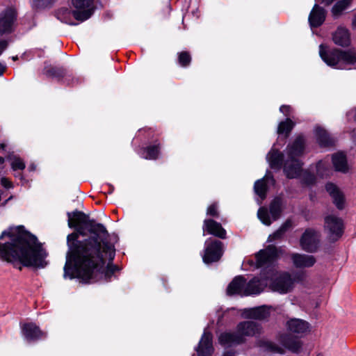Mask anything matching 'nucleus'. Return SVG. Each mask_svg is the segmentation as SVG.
Returning a JSON list of instances; mask_svg holds the SVG:
<instances>
[{"label":"nucleus","mask_w":356,"mask_h":356,"mask_svg":"<svg viewBox=\"0 0 356 356\" xmlns=\"http://www.w3.org/2000/svg\"><path fill=\"white\" fill-rule=\"evenodd\" d=\"M191 60V56L188 52H181L179 54V63L183 67L188 65Z\"/></svg>","instance_id":"35"},{"label":"nucleus","mask_w":356,"mask_h":356,"mask_svg":"<svg viewBox=\"0 0 356 356\" xmlns=\"http://www.w3.org/2000/svg\"><path fill=\"white\" fill-rule=\"evenodd\" d=\"M332 40L338 46L348 47L350 44L349 31L343 26L338 27L332 35Z\"/></svg>","instance_id":"23"},{"label":"nucleus","mask_w":356,"mask_h":356,"mask_svg":"<svg viewBox=\"0 0 356 356\" xmlns=\"http://www.w3.org/2000/svg\"><path fill=\"white\" fill-rule=\"evenodd\" d=\"M245 283L246 280L243 276H236L227 286V295H239L241 296H245Z\"/></svg>","instance_id":"22"},{"label":"nucleus","mask_w":356,"mask_h":356,"mask_svg":"<svg viewBox=\"0 0 356 356\" xmlns=\"http://www.w3.org/2000/svg\"><path fill=\"white\" fill-rule=\"evenodd\" d=\"M350 0H341L336 3L332 9V13L334 17H339L350 4Z\"/></svg>","instance_id":"33"},{"label":"nucleus","mask_w":356,"mask_h":356,"mask_svg":"<svg viewBox=\"0 0 356 356\" xmlns=\"http://www.w3.org/2000/svg\"><path fill=\"white\" fill-rule=\"evenodd\" d=\"M302 179L305 184L310 185L315 181V177L309 172L305 171L302 173Z\"/></svg>","instance_id":"38"},{"label":"nucleus","mask_w":356,"mask_h":356,"mask_svg":"<svg viewBox=\"0 0 356 356\" xmlns=\"http://www.w3.org/2000/svg\"><path fill=\"white\" fill-rule=\"evenodd\" d=\"M332 163L337 171L345 173L348 170L346 156L342 152H337L333 154Z\"/></svg>","instance_id":"28"},{"label":"nucleus","mask_w":356,"mask_h":356,"mask_svg":"<svg viewBox=\"0 0 356 356\" xmlns=\"http://www.w3.org/2000/svg\"><path fill=\"white\" fill-rule=\"evenodd\" d=\"M352 24H353V27L354 29H356V13H355V15L353 19V22H352Z\"/></svg>","instance_id":"49"},{"label":"nucleus","mask_w":356,"mask_h":356,"mask_svg":"<svg viewBox=\"0 0 356 356\" xmlns=\"http://www.w3.org/2000/svg\"><path fill=\"white\" fill-rule=\"evenodd\" d=\"M274 260L272 265L275 269V274L272 278H268V284L270 289L280 294H285L291 291L295 284L303 282L305 275L302 272H296L291 274L287 272H283L277 274Z\"/></svg>","instance_id":"7"},{"label":"nucleus","mask_w":356,"mask_h":356,"mask_svg":"<svg viewBox=\"0 0 356 356\" xmlns=\"http://www.w3.org/2000/svg\"><path fill=\"white\" fill-rule=\"evenodd\" d=\"M270 309L271 307L266 305L245 309L243 311L241 315L243 318H246L265 319L270 315Z\"/></svg>","instance_id":"17"},{"label":"nucleus","mask_w":356,"mask_h":356,"mask_svg":"<svg viewBox=\"0 0 356 356\" xmlns=\"http://www.w3.org/2000/svg\"><path fill=\"white\" fill-rule=\"evenodd\" d=\"M6 202H8V200H6V202L3 203V205H5Z\"/></svg>","instance_id":"54"},{"label":"nucleus","mask_w":356,"mask_h":356,"mask_svg":"<svg viewBox=\"0 0 356 356\" xmlns=\"http://www.w3.org/2000/svg\"><path fill=\"white\" fill-rule=\"evenodd\" d=\"M325 228L333 238L337 239L343 232V220L334 215H329L325 218Z\"/></svg>","instance_id":"13"},{"label":"nucleus","mask_w":356,"mask_h":356,"mask_svg":"<svg viewBox=\"0 0 356 356\" xmlns=\"http://www.w3.org/2000/svg\"><path fill=\"white\" fill-rule=\"evenodd\" d=\"M349 120H356V108L352 109L347 113Z\"/></svg>","instance_id":"44"},{"label":"nucleus","mask_w":356,"mask_h":356,"mask_svg":"<svg viewBox=\"0 0 356 356\" xmlns=\"http://www.w3.org/2000/svg\"><path fill=\"white\" fill-rule=\"evenodd\" d=\"M29 170L30 171H34L35 170V165L33 164H31L29 166Z\"/></svg>","instance_id":"50"},{"label":"nucleus","mask_w":356,"mask_h":356,"mask_svg":"<svg viewBox=\"0 0 356 356\" xmlns=\"http://www.w3.org/2000/svg\"><path fill=\"white\" fill-rule=\"evenodd\" d=\"M76 11V10L72 11L67 8H63L58 10L56 17L62 22L70 25H76L77 24L73 22L74 18L76 19L74 15V13Z\"/></svg>","instance_id":"29"},{"label":"nucleus","mask_w":356,"mask_h":356,"mask_svg":"<svg viewBox=\"0 0 356 356\" xmlns=\"http://www.w3.org/2000/svg\"><path fill=\"white\" fill-rule=\"evenodd\" d=\"M334 0H323V3L325 6H328L333 2Z\"/></svg>","instance_id":"48"},{"label":"nucleus","mask_w":356,"mask_h":356,"mask_svg":"<svg viewBox=\"0 0 356 356\" xmlns=\"http://www.w3.org/2000/svg\"><path fill=\"white\" fill-rule=\"evenodd\" d=\"M4 161H5L4 158L0 156V164H3L4 163Z\"/></svg>","instance_id":"52"},{"label":"nucleus","mask_w":356,"mask_h":356,"mask_svg":"<svg viewBox=\"0 0 356 356\" xmlns=\"http://www.w3.org/2000/svg\"><path fill=\"white\" fill-rule=\"evenodd\" d=\"M294 127V123L291 120L287 118L285 121L281 122L277 127V134L279 135L284 134V138H286L291 129Z\"/></svg>","instance_id":"32"},{"label":"nucleus","mask_w":356,"mask_h":356,"mask_svg":"<svg viewBox=\"0 0 356 356\" xmlns=\"http://www.w3.org/2000/svg\"><path fill=\"white\" fill-rule=\"evenodd\" d=\"M22 332L25 339L29 342L35 341L46 337V333L33 323L22 325Z\"/></svg>","instance_id":"14"},{"label":"nucleus","mask_w":356,"mask_h":356,"mask_svg":"<svg viewBox=\"0 0 356 356\" xmlns=\"http://www.w3.org/2000/svg\"><path fill=\"white\" fill-rule=\"evenodd\" d=\"M317 356H322L321 354L318 355Z\"/></svg>","instance_id":"55"},{"label":"nucleus","mask_w":356,"mask_h":356,"mask_svg":"<svg viewBox=\"0 0 356 356\" xmlns=\"http://www.w3.org/2000/svg\"><path fill=\"white\" fill-rule=\"evenodd\" d=\"M8 47V42L5 40L0 41V55L3 52V51Z\"/></svg>","instance_id":"45"},{"label":"nucleus","mask_w":356,"mask_h":356,"mask_svg":"<svg viewBox=\"0 0 356 356\" xmlns=\"http://www.w3.org/2000/svg\"><path fill=\"white\" fill-rule=\"evenodd\" d=\"M325 188L337 208L339 210L343 209L345 207V197L339 188L332 183H327L325 185Z\"/></svg>","instance_id":"18"},{"label":"nucleus","mask_w":356,"mask_h":356,"mask_svg":"<svg viewBox=\"0 0 356 356\" xmlns=\"http://www.w3.org/2000/svg\"><path fill=\"white\" fill-rule=\"evenodd\" d=\"M222 254L223 247L221 241L211 238L205 241L204 254L202 255V259L205 264H209L218 261Z\"/></svg>","instance_id":"9"},{"label":"nucleus","mask_w":356,"mask_h":356,"mask_svg":"<svg viewBox=\"0 0 356 356\" xmlns=\"http://www.w3.org/2000/svg\"><path fill=\"white\" fill-rule=\"evenodd\" d=\"M287 330L296 335V337H302L309 329V323L300 318H291L286 324ZM282 346L293 353H298L302 346L300 341L298 338H293L289 334H282L279 338Z\"/></svg>","instance_id":"6"},{"label":"nucleus","mask_w":356,"mask_h":356,"mask_svg":"<svg viewBox=\"0 0 356 356\" xmlns=\"http://www.w3.org/2000/svg\"><path fill=\"white\" fill-rule=\"evenodd\" d=\"M47 256L37 237L22 225L10 226L0 235V259L3 261L44 268Z\"/></svg>","instance_id":"2"},{"label":"nucleus","mask_w":356,"mask_h":356,"mask_svg":"<svg viewBox=\"0 0 356 356\" xmlns=\"http://www.w3.org/2000/svg\"><path fill=\"white\" fill-rule=\"evenodd\" d=\"M140 156L145 159H156L159 154V145H154L144 148L139 152Z\"/></svg>","instance_id":"31"},{"label":"nucleus","mask_w":356,"mask_h":356,"mask_svg":"<svg viewBox=\"0 0 356 356\" xmlns=\"http://www.w3.org/2000/svg\"><path fill=\"white\" fill-rule=\"evenodd\" d=\"M207 214L213 217H217L218 216V206L216 204L210 205L207 208Z\"/></svg>","instance_id":"39"},{"label":"nucleus","mask_w":356,"mask_h":356,"mask_svg":"<svg viewBox=\"0 0 356 356\" xmlns=\"http://www.w3.org/2000/svg\"><path fill=\"white\" fill-rule=\"evenodd\" d=\"M286 232H284L280 227L275 231L273 234L270 235L268 238V242H273L275 240L280 239L283 237Z\"/></svg>","instance_id":"37"},{"label":"nucleus","mask_w":356,"mask_h":356,"mask_svg":"<svg viewBox=\"0 0 356 356\" xmlns=\"http://www.w3.org/2000/svg\"><path fill=\"white\" fill-rule=\"evenodd\" d=\"M293 227V222L291 219H287L280 227V228L285 232Z\"/></svg>","instance_id":"41"},{"label":"nucleus","mask_w":356,"mask_h":356,"mask_svg":"<svg viewBox=\"0 0 356 356\" xmlns=\"http://www.w3.org/2000/svg\"><path fill=\"white\" fill-rule=\"evenodd\" d=\"M203 231L208 234L214 235L220 238H225L226 231L222 228L220 223L211 219H206L203 224ZM204 235V233L203 234Z\"/></svg>","instance_id":"19"},{"label":"nucleus","mask_w":356,"mask_h":356,"mask_svg":"<svg viewBox=\"0 0 356 356\" xmlns=\"http://www.w3.org/2000/svg\"><path fill=\"white\" fill-rule=\"evenodd\" d=\"M257 346L264 350L269 351L273 353L283 354L284 353L282 347L270 341L267 339H261L258 341Z\"/></svg>","instance_id":"30"},{"label":"nucleus","mask_w":356,"mask_h":356,"mask_svg":"<svg viewBox=\"0 0 356 356\" xmlns=\"http://www.w3.org/2000/svg\"><path fill=\"white\" fill-rule=\"evenodd\" d=\"M290 109H291L290 106L283 105V106H280V111L281 113H282L283 114H284L285 115H289Z\"/></svg>","instance_id":"43"},{"label":"nucleus","mask_w":356,"mask_h":356,"mask_svg":"<svg viewBox=\"0 0 356 356\" xmlns=\"http://www.w3.org/2000/svg\"><path fill=\"white\" fill-rule=\"evenodd\" d=\"M5 70H6V65L4 64L0 63V76L3 75Z\"/></svg>","instance_id":"46"},{"label":"nucleus","mask_w":356,"mask_h":356,"mask_svg":"<svg viewBox=\"0 0 356 356\" xmlns=\"http://www.w3.org/2000/svg\"><path fill=\"white\" fill-rule=\"evenodd\" d=\"M319 233L314 229H307L300 239L301 248L308 252H315L319 245Z\"/></svg>","instance_id":"10"},{"label":"nucleus","mask_w":356,"mask_h":356,"mask_svg":"<svg viewBox=\"0 0 356 356\" xmlns=\"http://www.w3.org/2000/svg\"><path fill=\"white\" fill-rule=\"evenodd\" d=\"M222 356H234V353L231 350H228L226 351Z\"/></svg>","instance_id":"47"},{"label":"nucleus","mask_w":356,"mask_h":356,"mask_svg":"<svg viewBox=\"0 0 356 356\" xmlns=\"http://www.w3.org/2000/svg\"><path fill=\"white\" fill-rule=\"evenodd\" d=\"M195 350L198 356H210L213 353L212 334L211 332H208L207 329L204 330Z\"/></svg>","instance_id":"15"},{"label":"nucleus","mask_w":356,"mask_h":356,"mask_svg":"<svg viewBox=\"0 0 356 356\" xmlns=\"http://www.w3.org/2000/svg\"><path fill=\"white\" fill-rule=\"evenodd\" d=\"M319 55L322 60L329 66L337 69H345L348 65L356 64V51H346L338 49H330L321 44L319 46Z\"/></svg>","instance_id":"5"},{"label":"nucleus","mask_w":356,"mask_h":356,"mask_svg":"<svg viewBox=\"0 0 356 356\" xmlns=\"http://www.w3.org/2000/svg\"><path fill=\"white\" fill-rule=\"evenodd\" d=\"M67 215L68 226L75 227L76 232L67 236L70 250L66 256L64 277H76L86 284L102 279L109 280L118 268L110 263L104 267L102 254L109 261L115 254L114 245L108 241L105 227L89 220L81 211L67 212Z\"/></svg>","instance_id":"1"},{"label":"nucleus","mask_w":356,"mask_h":356,"mask_svg":"<svg viewBox=\"0 0 356 356\" xmlns=\"http://www.w3.org/2000/svg\"><path fill=\"white\" fill-rule=\"evenodd\" d=\"M1 184L6 188H11L13 187L12 182L6 177L1 179Z\"/></svg>","instance_id":"42"},{"label":"nucleus","mask_w":356,"mask_h":356,"mask_svg":"<svg viewBox=\"0 0 356 356\" xmlns=\"http://www.w3.org/2000/svg\"><path fill=\"white\" fill-rule=\"evenodd\" d=\"M54 0H33L32 6L36 8H44L51 4Z\"/></svg>","instance_id":"36"},{"label":"nucleus","mask_w":356,"mask_h":356,"mask_svg":"<svg viewBox=\"0 0 356 356\" xmlns=\"http://www.w3.org/2000/svg\"><path fill=\"white\" fill-rule=\"evenodd\" d=\"M6 145L4 143L0 144V149L3 150L5 149Z\"/></svg>","instance_id":"51"},{"label":"nucleus","mask_w":356,"mask_h":356,"mask_svg":"<svg viewBox=\"0 0 356 356\" xmlns=\"http://www.w3.org/2000/svg\"><path fill=\"white\" fill-rule=\"evenodd\" d=\"M12 60H18V56H13V57H12Z\"/></svg>","instance_id":"53"},{"label":"nucleus","mask_w":356,"mask_h":356,"mask_svg":"<svg viewBox=\"0 0 356 356\" xmlns=\"http://www.w3.org/2000/svg\"><path fill=\"white\" fill-rule=\"evenodd\" d=\"M270 183L274 184L275 180L273 177H270L267 175L264 178L257 180L254 183V192L261 198V201L259 204H261V201L266 197L268 185Z\"/></svg>","instance_id":"24"},{"label":"nucleus","mask_w":356,"mask_h":356,"mask_svg":"<svg viewBox=\"0 0 356 356\" xmlns=\"http://www.w3.org/2000/svg\"><path fill=\"white\" fill-rule=\"evenodd\" d=\"M259 332V325L252 321H244L237 325L236 332L239 336H241L243 339L244 337H252Z\"/></svg>","instance_id":"20"},{"label":"nucleus","mask_w":356,"mask_h":356,"mask_svg":"<svg viewBox=\"0 0 356 356\" xmlns=\"http://www.w3.org/2000/svg\"><path fill=\"white\" fill-rule=\"evenodd\" d=\"M305 148V140L302 136H298L294 142L288 145L286 159L274 147L268 152L266 159L271 168L280 169L283 165L284 172L286 177L293 179L299 177L302 172V162L298 159Z\"/></svg>","instance_id":"3"},{"label":"nucleus","mask_w":356,"mask_h":356,"mask_svg":"<svg viewBox=\"0 0 356 356\" xmlns=\"http://www.w3.org/2000/svg\"><path fill=\"white\" fill-rule=\"evenodd\" d=\"M17 18L14 8H7L0 14V34L11 33Z\"/></svg>","instance_id":"12"},{"label":"nucleus","mask_w":356,"mask_h":356,"mask_svg":"<svg viewBox=\"0 0 356 356\" xmlns=\"http://www.w3.org/2000/svg\"><path fill=\"white\" fill-rule=\"evenodd\" d=\"M8 160L10 162L12 170L15 172L14 176L19 178L20 180L25 181V179L22 176V173L17 172L22 171L26 167L23 159L17 155L12 154L8 157Z\"/></svg>","instance_id":"27"},{"label":"nucleus","mask_w":356,"mask_h":356,"mask_svg":"<svg viewBox=\"0 0 356 356\" xmlns=\"http://www.w3.org/2000/svg\"><path fill=\"white\" fill-rule=\"evenodd\" d=\"M326 16L325 10L315 4L309 15V23L312 28L320 26L325 21Z\"/></svg>","instance_id":"21"},{"label":"nucleus","mask_w":356,"mask_h":356,"mask_svg":"<svg viewBox=\"0 0 356 356\" xmlns=\"http://www.w3.org/2000/svg\"><path fill=\"white\" fill-rule=\"evenodd\" d=\"M94 0H72L74 7L76 11L74 13L76 20L83 22L92 15L94 11Z\"/></svg>","instance_id":"11"},{"label":"nucleus","mask_w":356,"mask_h":356,"mask_svg":"<svg viewBox=\"0 0 356 356\" xmlns=\"http://www.w3.org/2000/svg\"><path fill=\"white\" fill-rule=\"evenodd\" d=\"M330 171L328 161H320L316 164V173L319 177H326L329 175Z\"/></svg>","instance_id":"34"},{"label":"nucleus","mask_w":356,"mask_h":356,"mask_svg":"<svg viewBox=\"0 0 356 356\" xmlns=\"http://www.w3.org/2000/svg\"><path fill=\"white\" fill-rule=\"evenodd\" d=\"M63 70L56 68V67H51V69H49V70L47 71V74L49 76H60L63 74Z\"/></svg>","instance_id":"40"},{"label":"nucleus","mask_w":356,"mask_h":356,"mask_svg":"<svg viewBox=\"0 0 356 356\" xmlns=\"http://www.w3.org/2000/svg\"><path fill=\"white\" fill-rule=\"evenodd\" d=\"M219 343L223 346H231L243 343L245 339L239 336L237 332H223L218 337Z\"/></svg>","instance_id":"25"},{"label":"nucleus","mask_w":356,"mask_h":356,"mask_svg":"<svg viewBox=\"0 0 356 356\" xmlns=\"http://www.w3.org/2000/svg\"><path fill=\"white\" fill-rule=\"evenodd\" d=\"M284 207V202L281 197H275L270 204V213L267 209L261 207L258 210L257 216L259 220L266 225H270L273 221L277 220L281 216Z\"/></svg>","instance_id":"8"},{"label":"nucleus","mask_w":356,"mask_h":356,"mask_svg":"<svg viewBox=\"0 0 356 356\" xmlns=\"http://www.w3.org/2000/svg\"><path fill=\"white\" fill-rule=\"evenodd\" d=\"M291 259L293 266L297 268H306L312 267L316 260L313 255L292 253L291 254Z\"/></svg>","instance_id":"16"},{"label":"nucleus","mask_w":356,"mask_h":356,"mask_svg":"<svg viewBox=\"0 0 356 356\" xmlns=\"http://www.w3.org/2000/svg\"><path fill=\"white\" fill-rule=\"evenodd\" d=\"M283 253L284 251L281 248L268 245L256 254L257 267L263 268V269L259 277H254L245 283V296L258 295L264 291L268 284V278H272L275 274L272 262Z\"/></svg>","instance_id":"4"},{"label":"nucleus","mask_w":356,"mask_h":356,"mask_svg":"<svg viewBox=\"0 0 356 356\" xmlns=\"http://www.w3.org/2000/svg\"><path fill=\"white\" fill-rule=\"evenodd\" d=\"M314 133L316 140L321 147H327L334 145V140L323 128L316 127L315 128Z\"/></svg>","instance_id":"26"}]
</instances>
